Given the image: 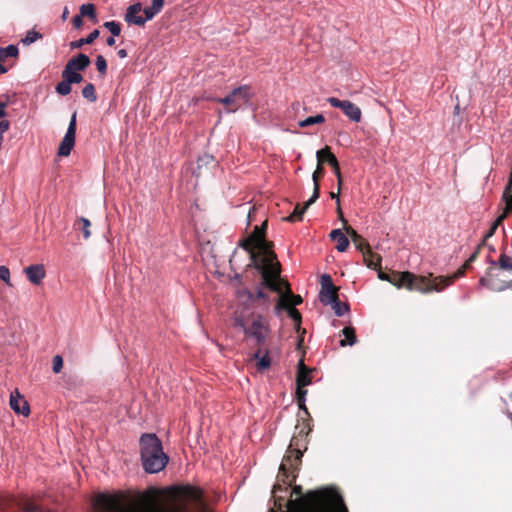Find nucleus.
Segmentation results:
<instances>
[{
	"label": "nucleus",
	"mask_w": 512,
	"mask_h": 512,
	"mask_svg": "<svg viewBox=\"0 0 512 512\" xmlns=\"http://www.w3.org/2000/svg\"><path fill=\"white\" fill-rule=\"evenodd\" d=\"M72 23L75 28H81L83 25V17L81 15L74 16L72 19Z\"/></svg>",
	"instance_id": "50"
},
{
	"label": "nucleus",
	"mask_w": 512,
	"mask_h": 512,
	"mask_svg": "<svg viewBox=\"0 0 512 512\" xmlns=\"http://www.w3.org/2000/svg\"><path fill=\"white\" fill-rule=\"evenodd\" d=\"M267 226H268V221L265 220L260 226H257V228L263 229V231L266 233Z\"/></svg>",
	"instance_id": "57"
},
{
	"label": "nucleus",
	"mask_w": 512,
	"mask_h": 512,
	"mask_svg": "<svg viewBox=\"0 0 512 512\" xmlns=\"http://www.w3.org/2000/svg\"><path fill=\"white\" fill-rule=\"evenodd\" d=\"M378 277L381 280L388 281L392 285L402 288L405 287L411 291H418L421 293H430L434 291L432 273L428 276L415 275L412 272H391L385 273L379 270Z\"/></svg>",
	"instance_id": "7"
},
{
	"label": "nucleus",
	"mask_w": 512,
	"mask_h": 512,
	"mask_svg": "<svg viewBox=\"0 0 512 512\" xmlns=\"http://www.w3.org/2000/svg\"><path fill=\"white\" fill-rule=\"evenodd\" d=\"M55 90L59 95L66 96L71 93L72 88L71 84L66 79H63L56 85Z\"/></svg>",
	"instance_id": "36"
},
{
	"label": "nucleus",
	"mask_w": 512,
	"mask_h": 512,
	"mask_svg": "<svg viewBox=\"0 0 512 512\" xmlns=\"http://www.w3.org/2000/svg\"><path fill=\"white\" fill-rule=\"evenodd\" d=\"M117 54H118V56H119L120 58H125V57H127V51H126L125 49H120V50H118Z\"/></svg>",
	"instance_id": "55"
},
{
	"label": "nucleus",
	"mask_w": 512,
	"mask_h": 512,
	"mask_svg": "<svg viewBox=\"0 0 512 512\" xmlns=\"http://www.w3.org/2000/svg\"><path fill=\"white\" fill-rule=\"evenodd\" d=\"M298 430L292 437L288 449L279 467L278 481L290 486L296 478L295 471L301 464L303 452L307 449V436L312 431L309 422L296 426Z\"/></svg>",
	"instance_id": "5"
},
{
	"label": "nucleus",
	"mask_w": 512,
	"mask_h": 512,
	"mask_svg": "<svg viewBox=\"0 0 512 512\" xmlns=\"http://www.w3.org/2000/svg\"><path fill=\"white\" fill-rule=\"evenodd\" d=\"M99 37V30H93L86 38H81L70 43L71 49L81 48L85 44H92Z\"/></svg>",
	"instance_id": "25"
},
{
	"label": "nucleus",
	"mask_w": 512,
	"mask_h": 512,
	"mask_svg": "<svg viewBox=\"0 0 512 512\" xmlns=\"http://www.w3.org/2000/svg\"><path fill=\"white\" fill-rule=\"evenodd\" d=\"M42 38V34L35 30H30L27 32L25 38L22 39L24 45H30L36 42L38 39Z\"/></svg>",
	"instance_id": "37"
},
{
	"label": "nucleus",
	"mask_w": 512,
	"mask_h": 512,
	"mask_svg": "<svg viewBox=\"0 0 512 512\" xmlns=\"http://www.w3.org/2000/svg\"><path fill=\"white\" fill-rule=\"evenodd\" d=\"M293 493L299 496L290 500V506H296L300 512H348L344 500L336 488L325 487L310 491L304 497L301 486H294Z\"/></svg>",
	"instance_id": "4"
},
{
	"label": "nucleus",
	"mask_w": 512,
	"mask_h": 512,
	"mask_svg": "<svg viewBox=\"0 0 512 512\" xmlns=\"http://www.w3.org/2000/svg\"><path fill=\"white\" fill-rule=\"evenodd\" d=\"M263 287H266V288H267V286L264 284V280L262 281V283H261V287L258 289L256 296H257V298H258V299H263V300H265V301H268V300H269V296H268V294L263 290ZM268 289H270V288L268 287Z\"/></svg>",
	"instance_id": "48"
},
{
	"label": "nucleus",
	"mask_w": 512,
	"mask_h": 512,
	"mask_svg": "<svg viewBox=\"0 0 512 512\" xmlns=\"http://www.w3.org/2000/svg\"><path fill=\"white\" fill-rule=\"evenodd\" d=\"M251 97L250 87L247 85L235 88L229 95L224 98L215 99L216 102L223 104L227 112H235L245 104Z\"/></svg>",
	"instance_id": "12"
},
{
	"label": "nucleus",
	"mask_w": 512,
	"mask_h": 512,
	"mask_svg": "<svg viewBox=\"0 0 512 512\" xmlns=\"http://www.w3.org/2000/svg\"><path fill=\"white\" fill-rule=\"evenodd\" d=\"M74 225L82 230L84 239H88L91 236V222L87 218L80 217Z\"/></svg>",
	"instance_id": "29"
},
{
	"label": "nucleus",
	"mask_w": 512,
	"mask_h": 512,
	"mask_svg": "<svg viewBox=\"0 0 512 512\" xmlns=\"http://www.w3.org/2000/svg\"><path fill=\"white\" fill-rule=\"evenodd\" d=\"M96 68L101 76H104L107 72V62L104 56L98 55L96 58Z\"/></svg>",
	"instance_id": "42"
},
{
	"label": "nucleus",
	"mask_w": 512,
	"mask_h": 512,
	"mask_svg": "<svg viewBox=\"0 0 512 512\" xmlns=\"http://www.w3.org/2000/svg\"><path fill=\"white\" fill-rule=\"evenodd\" d=\"M316 158H317V167L312 174L314 189H313V194L310 197V203H315L316 200L319 198L320 179L325 174V170L323 167V165L325 163H327L328 165L331 166L332 169H334V174L337 178V186H339V189L341 188L342 183H343L339 162H338L336 156L331 152V148L329 146H325L324 148L318 150L316 153Z\"/></svg>",
	"instance_id": "8"
},
{
	"label": "nucleus",
	"mask_w": 512,
	"mask_h": 512,
	"mask_svg": "<svg viewBox=\"0 0 512 512\" xmlns=\"http://www.w3.org/2000/svg\"><path fill=\"white\" fill-rule=\"evenodd\" d=\"M510 418L512 419V413L510 414Z\"/></svg>",
	"instance_id": "61"
},
{
	"label": "nucleus",
	"mask_w": 512,
	"mask_h": 512,
	"mask_svg": "<svg viewBox=\"0 0 512 512\" xmlns=\"http://www.w3.org/2000/svg\"><path fill=\"white\" fill-rule=\"evenodd\" d=\"M82 96L90 102H95L97 100L95 86L92 83L86 84L82 89Z\"/></svg>",
	"instance_id": "32"
},
{
	"label": "nucleus",
	"mask_w": 512,
	"mask_h": 512,
	"mask_svg": "<svg viewBox=\"0 0 512 512\" xmlns=\"http://www.w3.org/2000/svg\"><path fill=\"white\" fill-rule=\"evenodd\" d=\"M171 496V490L153 486L142 492L99 493L94 498L92 512H167Z\"/></svg>",
	"instance_id": "1"
},
{
	"label": "nucleus",
	"mask_w": 512,
	"mask_h": 512,
	"mask_svg": "<svg viewBox=\"0 0 512 512\" xmlns=\"http://www.w3.org/2000/svg\"><path fill=\"white\" fill-rule=\"evenodd\" d=\"M313 203H310V199L304 203L303 206L300 204H297L293 210V212L285 218L288 222H295L302 220V217L305 213V211L312 205Z\"/></svg>",
	"instance_id": "23"
},
{
	"label": "nucleus",
	"mask_w": 512,
	"mask_h": 512,
	"mask_svg": "<svg viewBox=\"0 0 512 512\" xmlns=\"http://www.w3.org/2000/svg\"><path fill=\"white\" fill-rule=\"evenodd\" d=\"M90 63V58L86 54L80 53L77 56L72 57L64 68H68L73 71H84Z\"/></svg>",
	"instance_id": "21"
},
{
	"label": "nucleus",
	"mask_w": 512,
	"mask_h": 512,
	"mask_svg": "<svg viewBox=\"0 0 512 512\" xmlns=\"http://www.w3.org/2000/svg\"><path fill=\"white\" fill-rule=\"evenodd\" d=\"M344 230L352 241H358L359 239H361V235L358 234V232L354 228L349 226L348 223L344 225Z\"/></svg>",
	"instance_id": "45"
},
{
	"label": "nucleus",
	"mask_w": 512,
	"mask_h": 512,
	"mask_svg": "<svg viewBox=\"0 0 512 512\" xmlns=\"http://www.w3.org/2000/svg\"><path fill=\"white\" fill-rule=\"evenodd\" d=\"M3 61H0V73L3 74V73H6L7 72V68L2 64Z\"/></svg>",
	"instance_id": "58"
},
{
	"label": "nucleus",
	"mask_w": 512,
	"mask_h": 512,
	"mask_svg": "<svg viewBox=\"0 0 512 512\" xmlns=\"http://www.w3.org/2000/svg\"><path fill=\"white\" fill-rule=\"evenodd\" d=\"M174 496L183 501L187 512H212L204 501L202 491L198 488L185 486L173 489Z\"/></svg>",
	"instance_id": "10"
},
{
	"label": "nucleus",
	"mask_w": 512,
	"mask_h": 512,
	"mask_svg": "<svg viewBox=\"0 0 512 512\" xmlns=\"http://www.w3.org/2000/svg\"><path fill=\"white\" fill-rule=\"evenodd\" d=\"M340 190H341V188L340 189L338 188V191L336 193L330 192V194H329L332 199H336L337 206L340 205V199H339Z\"/></svg>",
	"instance_id": "52"
},
{
	"label": "nucleus",
	"mask_w": 512,
	"mask_h": 512,
	"mask_svg": "<svg viewBox=\"0 0 512 512\" xmlns=\"http://www.w3.org/2000/svg\"><path fill=\"white\" fill-rule=\"evenodd\" d=\"M234 326L240 327L247 338L255 340V344L258 348L253 354L252 359L257 361V370L263 372L269 369L271 366L270 352L268 349L263 348L270 332L269 324L265 317L254 313L249 316L236 313Z\"/></svg>",
	"instance_id": "3"
},
{
	"label": "nucleus",
	"mask_w": 512,
	"mask_h": 512,
	"mask_svg": "<svg viewBox=\"0 0 512 512\" xmlns=\"http://www.w3.org/2000/svg\"><path fill=\"white\" fill-rule=\"evenodd\" d=\"M296 395H297V403H298L299 408L303 409L308 414V410L305 405L306 395H307V390L305 389V387L297 386Z\"/></svg>",
	"instance_id": "33"
},
{
	"label": "nucleus",
	"mask_w": 512,
	"mask_h": 512,
	"mask_svg": "<svg viewBox=\"0 0 512 512\" xmlns=\"http://www.w3.org/2000/svg\"><path fill=\"white\" fill-rule=\"evenodd\" d=\"M508 272L496 265V261L490 260L486 274L480 278V285L496 292L506 289H512V279L507 275Z\"/></svg>",
	"instance_id": "9"
},
{
	"label": "nucleus",
	"mask_w": 512,
	"mask_h": 512,
	"mask_svg": "<svg viewBox=\"0 0 512 512\" xmlns=\"http://www.w3.org/2000/svg\"><path fill=\"white\" fill-rule=\"evenodd\" d=\"M364 262L368 268L371 269H380L381 267V256L374 253L370 248V253L366 256H363Z\"/></svg>",
	"instance_id": "26"
},
{
	"label": "nucleus",
	"mask_w": 512,
	"mask_h": 512,
	"mask_svg": "<svg viewBox=\"0 0 512 512\" xmlns=\"http://www.w3.org/2000/svg\"><path fill=\"white\" fill-rule=\"evenodd\" d=\"M356 248L362 253L363 256H366L370 253V245L369 243L361 236V239L358 241H353Z\"/></svg>",
	"instance_id": "39"
},
{
	"label": "nucleus",
	"mask_w": 512,
	"mask_h": 512,
	"mask_svg": "<svg viewBox=\"0 0 512 512\" xmlns=\"http://www.w3.org/2000/svg\"><path fill=\"white\" fill-rule=\"evenodd\" d=\"M325 122V118L322 114L310 116L304 120L298 122L299 127L305 128L314 124H322Z\"/></svg>",
	"instance_id": "31"
},
{
	"label": "nucleus",
	"mask_w": 512,
	"mask_h": 512,
	"mask_svg": "<svg viewBox=\"0 0 512 512\" xmlns=\"http://www.w3.org/2000/svg\"><path fill=\"white\" fill-rule=\"evenodd\" d=\"M496 265L512 274V257L505 253H502L499 259L496 261Z\"/></svg>",
	"instance_id": "30"
},
{
	"label": "nucleus",
	"mask_w": 512,
	"mask_h": 512,
	"mask_svg": "<svg viewBox=\"0 0 512 512\" xmlns=\"http://www.w3.org/2000/svg\"><path fill=\"white\" fill-rule=\"evenodd\" d=\"M22 509L24 512H46L32 500L24 501L22 504Z\"/></svg>",
	"instance_id": "38"
},
{
	"label": "nucleus",
	"mask_w": 512,
	"mask_h": 512,
	"mask_svg": "<svg viewBox=\"0 0 512 512\" xmlns=\"http://www.w3.org/2000/svg\"><path fill=\"white\" fill-rule=\"evenodd\" d=\"M80 15L82 17H89L91 19H96L95 6L93 4H83L80 7Z\"/></svg>",
	"instance_id": "35"
},
{
	"label": "nucleus",
	"mask_w": 512,
	"mask_h": 512,
	"mask_svg": "<svg viewBox=\"0 0 512 512\" xmlns=\"http://www.w3.org/2000/svg\"><path fill=\"white\" fill-rule=\"evenodd\" d=\"M67 13H68V11L65 10L64 13H63V18H65L67 16Z\"/></svg>",
	"instance_id": "60"
},
{
	"label": "nucleus",
	"mask_w": 512,
	"mask_h": 512,
	"mask_svg": "<svg viewBox=\"0 0 512 512\" xmlns=\"http://www.w3.org/2000/svg\"><path fill=\"white\" fill-rule=\"evenodd\" d=\"M10 128V122L8 120H0V133L1 136L7 132Z\"/></svg>",
	"instance_id": "51"
},
{
	"label": "nucleus",
	"mask_w": 512,
	"mask_h": 512,
	"mask_svg": "<svg viewBox=\"0 0 512 512\" xmlns=\"http://www.w3.org/2000/svg\"><path fill=\"white\" fill-rule=\"evenodd\" d=\"M315 368H309L305 365L304 360L300 359L297 364L296 385L306 387L312 383V373Z\"/></svg>",
	"instance_id": "18"
},
{
	"label": "nucleus",
	"mask_w": 512,
	"mask_h": 512,
	"mask_svg": "<svg viewBox=\"0 0 512 512\" xmlns=\"http://www.w3.org/2000/svg\"><path fill=\"white\" fill-rule=\"evenodd\" d=\"M142 11V5L140 2L130 5L125 14V21L137 26H143L146 19L143 16H139L138 13Z\"/></svg>",
	"instance_id": "19"
},
{
	"label": "nucleus",
	"mask_w": 512,
	"mask_h": 512,
	"mask_svg": "<svg viewBox=\"0 0 512 512\" xmlns=\"http://www.w3.org/2000/svg\"><path fill=\"white\" fill-rule=\"evenodd\" d=\"M106 43H107L108 46H113L115 44L114 36L112 35L111 37H109L107 39Z\"/></svg>",
	"instance_id": "56"
},
{
	"label": "nucleus",
	"mask_w": 512,
	"mask_h": 512,
	"mask_svg": "<svg viewBox=\"0 0 512 512\" xmlns=\"http://www.w3.org/2000/svg\"><path fill=\"white\" fill-rule=\"evenodd\" d=\"M344 230L352 241H358L359 239H361V235L358 234V232L354 228L349 226L348 223L344 225Z\"/></svg>",
	"instance_id": "44"
},
{
	"label": "nucleus",
	"mask_w": 512,
	"mask_h": 512,
	"mask_svg": "<svg viewBox=\"0 0 512 512\" xmlns=\"http://www.w3.org/2000/svg\"><path fill=\"white\" fill-rule=\"evenodd\" d=\"M329 236L332 240L337 241L336 249L339 252H344L347 250L349 246V240L341 229L332 230Z\"/></svg>",
	"instance_id": "22"
},
{
	"label": "nucleus",
	"mask_w": 512,
	"mask_h": 512,
	"mask_svg": "<svg viewBox=\"0 0 512 512\" xmlns=\"http://www.w3.org/2000/svg\"><path fill=\"white\" fill-rule=\"evenodd\" d=\"M0 279L10 285V271L6 266H0Z\"/></svg>",
	"instance_id": "46"
},
{
	"label": "nucleus",
	"mask_w": 512,
	"mask_h": 512,
	"mask_svg": "<svg viewBox=\"0 0 512 512\" xmlns=\"http://www.w3.org/2000/svg\"><path fill=\"white\" fill-rule=\"evenodd\" d=\"M277 490H281V486L279 484L274 486L273 493H276Z\"/></svg>",
	"instance_id": "59"
},
{
	"label": "nucleus",
	"mask_w": 512,
	"mask_h": 512,
	"mask_svg": "<svg viewBox=\"0 0 512 512\" xmlns=\"http://www.w3.org/2000/svg\"><path fill=\"white\" fill-rule=\"evenodd\" d=\"M338 287L333 284L332 278L328 274H324L321 277V291L319 294L320 302L323 305H330L335 301H338Z\"/></svg>",
	"instance_id": "15"
},
{
	"label": "nucleus",
	"mask_w": 512,
	"mask_h": 512,
	"mask_svg": "<svg viewBox=\"0 0 512 512\" xmlns=\"http://www.w3.org/2000/svg\"><path fill=\"white\" fill-rule=\"evenodd\" d=\"M327 101L332 107L341 109L350 120L354 122H359L361 120V110L354 103L348 100H340L335 97H330Z\"/></svg>",
	"instance_id": "16"
},
{
	"label": "nucleus",
	"mask_w": 512,
	"mask_h": 512,
	"mask_svg": "<svg viewBox=\"0 0 512 512\" xmlns=\"http://www.w3.org/2000/svg\"><path fill=\"white\" fill-rule=\"evenodd\" d=\"M342 335L344 336V339L340 341V345L342 347L346 345H354L357 341V337L355 334V329L351 326L345 327L341 331Z\"/></svg>",
	"instance_id": "24"
},
{
	"label": "nucleus",
	"mask_w": 512,
	"mask_h": 512,
	"mask_svg": "<svg viewBox=\"0 0 512 512\" xmlns=\"http://www.w3.org/2000/svg\"><path fill=\"white\" fill-rule=\"evenodd\" d=\"M337 213H338L339 219L342 221L343 225H346L347 224V220L343 216V213H342L340 205L337 206Z\"/></svg>",
	"instance_id": "53"
},
{
	"label": "nucleus",
	"mask_w": 512,
	"mask_h": 512,
	"mask_svg": "<svg viewBox=\"0 0 512 512\" xmlns=\"http://www.w3.org/2000/svg\"><path fill=\"white\" fill-rule=\"evenodd\" d=\"M19 50L15 45H9L5 48H0V61H5L6 58H18Z\"/></svg>",
	"instance_id": "28"
},
{
	"label": "nucleus",
	"mask_w": 512,
	"mask_h": 512,
	"mask_svg": "<svg viewBox=\"0 0 512 512\" xmlns=\"http://www.w3.org/2000/svg\"><path fill=\"white\" fill-rule=\"evenodd\" d=\"M6 103L0 102V119L6 116Z\"/></svg>",
	"instance_id": "54"
},
{
	"label": "nucleus",
	"mask_w": 512,
	"mask_h": 512,
	"mask_svg": "<svg viewBox=\"0 0 512 512\" xmlns=\"http://www.w3.org/2000/svg\"><path fill=\"white\" fill-rule=\"evenodd\" d=\"M104 27L110 31L113 36H119L121 33V26L118 22L108 21L104 23Z\"/></svg>",
	"instance_id": "40"
},
{
	"label": "nucleus",
	"mask_w": 512,
	"mask_h": 512,
	"mask_svg": "<svg viewBox=\"0 0 512 512\" xmlns=\"http://www.w3.org/2000/svg\"><path fill=\"white\" fill-rule=\"evenodd\" d=\"M143 12L145 15L143 19H146V21L153 19L158 14V11L152 10V6L144 8Z\"/></svg>",
	"instance_id": "47"
},
{
	"label": "nucleus",
	"mask_w": 512,
	"mask_h": 512,
	"mask_svg": "<svg viewBox=\"0 0 512 512\" xmlns=\"http://www.w3.org/2000/svg\"><path fill=\"white\" fill-rule=\"evenodd\" d=\"M150 6H152V10H156L160 13L164 6V0H152V4Z\"/></svg>",
	"instance_id": "49"
},
{
	"label": "nucleus",
	"mask_w": 512,
	"mask_h": 512,
	"mask_svg": "<svg viewBox=\"0 0 512 512\" xmlns=\"http://www.w3.org/2000/svg\"><path fill=\"white\" fill-rule=\"evenodd\" d=\"M62 78L66 79L71 85L78 84L83 81V76L79 73V71H73L68 68L63 69Z\"/></svg>",
	"instance_id": "27"
},
{
	"label": "nucleus",
	"mask_w": 512,
	"mask_h": 512,
	"mask_svg": "<svg viewBox=\"0 0 512 512\" xmlns=\"http://www.w3.org/2000/svg\"><path fill=\"white\" fill-rule=\"evenodd\" d=\"M286 310L288 311L289 316L295 322L296 329L298 331L300 329V324L302 321V316H301L300 312L296 308H288Z\"/></svg>",
	"instance_id": "41"
},
{
	"label": "nucleus",
	"mask_w": 512,
	"mask_h": 512,
	"mask_svg": "<svg viewBox=\"0 0 512 512\" xmlns=\"http://www.w3.org/2000/svg\"><path fill=\"white\" fill-rule=\"evenodd\" d=\"M76 116H77V112L74 111L71 116L66 134L63 137V139L59 145V148H58L59 156H63V157L69 156L71 153V150L73 149V147L75 145L76 126H77Z\"/></svg>",
	"instance_id": "14"
},
{
	"label": "nucleus",
	"mask_w": 512,
	"mask_h": 512,
	"mask_svg": "<svg viewBox=\"0 0 512 512\" xmlns=\"http://www.w3.org/2000/svg\"><path fill=\"white\" fill-rule=\"evenodd\" d=\"M485 244V241H482L476 248V250L471 254V256L467 259V261L452 275L449 276H433V288L435 292H441L446 287L450 286L454 283L455 280L462 277L466 270L470 267V265L477 259L481 248Z\"/></svg>",
	"instance_id": "11"
},
{
	"label": "nucleus",
	"mask_w": 512,
	"mask_h": 512,
	"mask_svg": "<svg viewBox=\"0 0 512 512\" xmlns=\"http://www.w3.org/2000/svg\"><path fill=\"white\" fill-rule=\"evenodd\" d=\"M279 273V277L277 278V284L280 288L279 291H275L280 294L279 301L276 305V309H288L295 308V306L300 305L303 302V299L300 295H295L292 293L289 283L282 279Z\"/></svg>",
	"instance_id": "13"
},
{
	"label": "nucleus",
	"mask_w": 512,
	"mask_h": 512,
	"mask_svg": "<svg viewBox=\"0 0 512 512\" xmlns=\"http://www.w3.org/2000/svg\"><path fill=\"white\" fill-rule=\"evenodd\" d=\"M25 273L29 281L35 285H39L45 278V269L42 264L30 265L25 268Z\"/></svg>",
	"instance_id": "20"
},
{
	"label": "nucleus",
	"mask_w": 512,
	"mask_h": 512,
	"mask_svg": "<svg viewBox=\"0 0 512 512\" xmlns=\"http://www.w3.org/2000/svg\"><path fill=\"white\" fill-rule=\"evenodd\" d=\"M239 245L250 254L253 267L261 273L264 284L271 291H279L277 278L281 272V265L273 251L274 243L266 239L263 229L255 226L252 233Z\"/></svg>",
	"instance_id": "2"
},
{
	"label": "nucleus",
	"mask_w": 512,
	"mask_h": 512,
	"mask_svg": "<svg viewBox=\"0 0 512 512\" xmlns=\"http://www.w3.org/2000/svg\"><path fill=\"white\" fill-rule=\"evenodd\" d=\"M9 404L11 409L17 414H21L26 417L30 414V406L18 389L11 392Z\"/></svg>",
	"instance_id": "17"
},
{
	"label": "nucleus",
	"mask_w": 512,
	"mask_h": 512,
	"mask_svg": "<svg viewBox=\"0 0 512 512\" xmlns=\"http://www.w3.org/2000/svg\"><path fill=\"white\" fill-rule=\"evenodd\" d=\"M52 364L53 372L56 374L60 373L63 368V358L60 355H55Z\"/></svg>",
	"instance_id": "43"
},
{
	"label": "nucleus",
	"mask_w": 512,
	"mask_h": 512,
	"mask_svg": "<svg viewBox=\"0 0 512 512\" xmlns=\"http://www.w3.org/2000/svg\"><path fill=\"white\" fill-rule=\"evenodd\" d=\"M140 457L145 472L153 474L162 471L169 457L163 451L161 440L154 433H144L139 439Z\"/></svg>",
	"instance_id": "6"
},
{
	"label": "nucleus",
	"mask_w": 512,
	"mask_h": 512,
	"mask_svg": "<svg viewBox=\"0 0 512 512\" xmlns=\"http://www.w3.org/2000/svg\"><path fill=\"white\" fill-rule=\"evenodd\" d=\"M330 305L332 306L334 313L339 317L343 316L346 312L349 311V305L346 303H341L340 299Z\"/></svg>",
	"instance_id": "34"
}]
</instances>
